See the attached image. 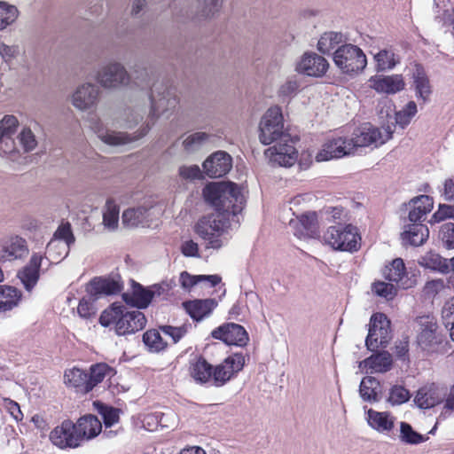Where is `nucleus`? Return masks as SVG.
Instances as JSON below:
<instances>
[{"label":"nucleus","instance_id":"obj_1","mask_svg":"<svg viewBox=\"0 0 454 454\" xmlns=\"http://www.w3.org/2000/svg\"><path fill=\"white\" fill-rule=\"evenodd\" d=\"M202 195L216 214L202 216L195 225V232L207 240L206 248L219 249L223 246L219 237L230 225V215L241 213L246 200L240 187L232 182L209 183L203 188Z\"/></svg>","mask_w":454,"mask_h":454},{"label":"nucleus","instance_id":"obj_2","mask_svg":"<svg viewBox=\"0 0 454 454\" xmlns=\"http://www.w3.org/2000/svg\"><path fill=\"white\" fill-rule=\"evenodd\" d=\"M99 323L104 327L114 325L116 334L121 336L143 330L147 319L143 312L129 310L125 305L114 302L101 313Z\"/></svg>","mask_w":454,"mask_h":454},{"label":"nucleus","instance_id":"obj_3","mask_svg":"<svg viewBox=\"0 0 454 454\" xmlns=\"http://www.w3.org/2000/svg\"><path fill=\"white\" fill-rule=\"evenodd\" d=\"M419 332L417 336V343L419 348L428 354H444L448 351L442 335L438 333V325L434 317L423 316L419 317Z\"/></svg>","mask_w":454,"mask_h":454},{"label":"nucleus","instance_id":"obj_4","mask_svg":"<svg viewBox=\"0 0 454 454\" xmlns=\"http://www.w3.org/2000/svg\"><path fill=\"white\" fill-rule=\"evenodd\" d=\"M333 59L343 74L349 75L358 74L367 65L365 54L358 46L351 43L338 46L333 54Z\"/></svg>","mask_w":454,"mask_h":454},{"label":"nucleus","instance_id":"obj_5","mask_svg":"<svg viewBox=\"0 0 454 454\" xmlns=\"http://www.w3.org/2000/svg\"><path fill=\"white\" fill-rule=\"evenodd\" d=\"M150 101V117L156 119L176 107L179 103L176 89L169 86L168 82H156L151 88Z\"/></svg>","mask_w":454,"mask_h":454},{"label":"nucleus","instance_id":"obj_6","mask_svg":"<svg viewBox=\"0 0 454 454\" xmlns=\"http://www.w3.org/2000/svg\"><path fill=\"white\" fill-rule=\"evenodd\" d=\"M325 240L333 248L340 251L354 252L358 249L359 238L356 228L351 224L331 226L325 233Z\"/></svg>","mask_w":454,"mask_h":454},{"label":"nucleus","instance_id":"obj_7","mask_svg":"<svg viewBox=\"0 0 454 454\" xmlns=\"http://www.w3.org/2000/svg\"><path fill=\"white\" fill-rule=\"evenodd\" d=\"M283 114L280 107L274 106L263 114L259 126V138L263 145H270L284 136Z\"/></svg>","mask_w":454,"mask_h":454},{"label":"nucleus","instance_id":"obj_8","mask_svg":"<svg viewBox=\"0 0 454 454\" xmlns=\"http://www.w3.org/2000/svg\"><path fill=\"white\" fill-rule=\"evenodd\" d=\"M391 339L390 321L383 313H375L372 316L369 324V333L365 339L368 350L374 351L380 346L386 348Z\"/></svg>","mask_w":454,"mask_h":454},{"label":"nucleus","instance_id":"obj_9","mask_svg":"<svg viewBox=\"0 0 454 454\" xmlns=\"http://www.w3.org/2000/svg\"><path fill=\"white\" fill-rule=\"evenodd\" d=\"M123 288L120 275L109 277H95L86 286V292L92 301L98 300L102 295L119 294Z\"/></svg>","mask_w":454,"mask_h":454},{"label":"nucleus","instance_id":"obj_10","mask_svg":"<svg viewBox=\"0 0 454 454\" xmlns=\"http://www.w3.org/2000/svg\"><path fill=\"white\" fill-rule=\"evenodd\" d=\"M211 336L214 339L220 340L227 345H235L245 347L249 336L246 329L235 323H227L213 330Z\"/></svg>","mask_w":454,"mask_h":454},{"label":"nucleus","instance_id":"obj_11","mask_svg":"<svg viewBox=\"0 0 454 454\" xmlns=\"http://www.w3.org/2000/svg\"><path fill=\"white\" fill-rule=\"evenodd\" d=\"M75 242V237L72 231L71 224L67 222L58 227L52 239L46 247V254L53 255L56 248L60 247L62 252H58L59 257H67L70 251V247Z\"/></svg>","mask_w":454,"mask_h":454},{"label":"nucleus","instance_id":"obj_12","mask_svg":"<svg viewBox=\"0 0 454 454\" xmlns=\"http://www.w3.org/2000/svg\"><path fill=\"white\" fill-rule=\"evenodd\" d=\"M51 442L61 448H76L80 445L79 436L74 423L69 419L64 420L50 434Z\"/></svg>","mask_w":454,"mask_h":454},{"label":"nucleus","instance_id":"obj_13","mask_svg":"<svg viewBox=\"0 0 454 454\" xmlns=\"http://www.w3.org/2000/svg\"><path fill=\"white\" fill-rule=\"evenodd\" d=\"M232 168V159L229 153L217 151L203 162V169L210 178L225 176Z\"/></svg>","mask_w":454,"mask_h":454},{"label":"nucleus","instance_id":"obj_14","mask_svg":"<svg viewBox=\"0 0 454 454\" xmlns=\"http://www.w3.org/2000/svg\"><path fill=\"white\" fill-rule=\"evenodd\" d=\"M91 128L103 143L111 146L127 145L145 136L150 129L147 125L137 137H134L124 132L111 131L104 128L99 121H97Z\"/></svg>","mask_w":454,"mask_h":454},{"label":"nucleus","instance_id":"obj_15","mask_svg":"<svg viewBox=\"0 0 454 454\" xmlns=\"http://www.w3.org/2000/svg\"><path fill=\"white\" fill-rule=\"evenodd\" d=\"M43 256L38 253H33L28 262L19 270L17 278L22 283L27 292H31L40 278V269Z\"/></svg>","mask_w":454,"mask_h":454},{"label":"nucleus","instance_id":"obj_16","mask_svg":"<svg viewBox=\"0 0 454 454\" xmlns=\"http://www.w3.org/2000/svg\"><path fill=\"white\" fill-rule=\"evenodd\" d=\"M19 121L14 115H5L0 121V154L7 155L16 151L13 135L17 131Z\"/></svg>","mask_w":454,"mask_h":454},{"label":"nucleus","instance_id":"obj_17","mask_svg":"<svg viewBox=\"0 0 454 454\" xmlns=\"http://www.w3.org/2000/svg\"><path fill=\"white\" fill-rule=\"evenodd\" d=\"M329 67L328 61L315 52H307L302 56L297 70L309 76L321 77Z\"/></svg>","mask_w":454,"mask_h":454},{"label":"nucleus","instance_id":"obj_18","mask_svg":"<svg viewBox=\"0 0 454 454\" xmlns=\"http://www.w3.org/2000/svg\"><path fill=\"white\" fill-rule=\"evenodd\" d=\"M446 395L444 388L432 384L419 388L414 402L420 409H429L441 403L445 399Z\"/></svg>","mask_w":454,"mask_h":454},{"label":"nucleus","instance_id":"obj_19","mask_svg":"<svg viewBox=\"0 0 454 454\" xmlns=\"http://www.w3.org/2000/svg\"><path fill=\"white\" fill-rule=\"evenodd\" d=\"M97 79L102 86L111 88L128 82L129 75L121 64L114 63L98 72Z\"/></svg>","mask_w":454,"mask_h":454},{"label":"nucleus","instance_id":"obj_20","mask_svg":"<svg viewBox=\"0 0 454 454\" xmlns=\"http://www.w3.org/2000/svg\"><path fill=\"white\" fill-rule=\"evenodd\" d=\"M403 206L410 208L408 220L411 223H421L426 215L433 209L434 200L428 195H419L412 198Z\"/></svg>","mask_w":454,"mask_h":454},{"label":"nucleus","instance_id":"obj_21","mask_svg":"<svg viewBox=\"0 0 454 454\" xmlns=\"http://www.w3.org/2000/svg\"><path fill=\"white\" fill-rule=\"evenodd\" d=\"M99 89L96 84L85 83L77 88L73 95V105L80 110H87L96 106Z\"/></svg>","mask_w":454,"mask_h":454},{"label":"nucleus","instance_id":"obj_22","mask_svg":"<svg viewBox=\"0 0 454 454\" xmlns=\"http://www.w3.org/2000/svg\"><path fill=\"white\" fill-rule=\"evenodd\" d=\"M371 87L379 93L395 94L403 90L405 82L402 74L372 76L369 80Z\"/></svg>","mask_w":454,"mask_h":454},{"label":"nucleus","instance_id":"obj_23","mask_svg":"<svg viewBox=\"0 0 454 454\" xmlns=\"http://www.w3.org/2000/svg\"><path fill=\"white\" fill-rule=\"evenodd\" d=\"M382 138V133L380 129L370 123H364L356 128L353 132V137L350 138L353 149L356 147H364L371 145L380 144V139Z\"/></svg>","mask_w":454,"mask_h":454},{"label":"nucleus","instance_id":"obj_24","mask_svg":"<svg viewBox=\"0 0 454 454\" xmlns=\"http://www.w3.org/2000/svg\"><path fill=\"white\" fill-rule=\"evenodd\" d=\"M350 139L336 137L329 140L324 145L323 150L317 154V160H329L333 158H340L351 153L353 151Z\"/></svg>","mask_w":454,"mask_h":454},{"label":"nucleus","instance_id":"obj_25","mask_svg":"<svg viewBox=\"0 0 454 454\" xmlns=\"http://www.w3.org/2000/svg\"><path fill=\"white\" fill-rule=\"evenodd\" d=\"M270 161L279 166L291 167L296 160L297 151L288 144H278L265 151Z\"/></svg>","mask_w":454,"mask_h":454},{"label":"nucleus","instance_id":"obj_26","mask_svg":"<svg viewBox=\"0 0 454 454\" xmlns=\"http://www.w3.org/2000/svg\"><path fill=\"white\" fill-rule=\"evenodd\" d=\"M411 79L416 97L422 99L424 102L428 101L432 94V86L426 69L421 64L415 63L413 65L411 68Z\"/></svg>","mask_w":454,"mask_h":454},{"label":"nucleus","instance_id":"obj_27","mask_svg":"<svg viewBox=\"0 0 454 454\" xmlns=\"http://www.w3.org/2000/svg\"><path fill=\"white\" fill-rule=\"evenodd\" d=\"M289 225L295 229L294 235L314 238L318 234L317 215L316 212L302 214L298 221H290Z\"/></svg>","mask_w":454,"mask_h":454},{"label":"nucleus","instance_id":"obj_28","mask_svg":"<svg viewBox=\"0 0 454 454\" xmlns=\"http://www.w3.org/2000/svg\"><path fill=\"white\" fill-rule=\"evenodd\" d=\"M132 281V294L123 293L121 297L127 305L138 309H146L152 300L153 294H151L150 288L143 286L141 284Z\"/></svg>","mask_w":454,"mask_h":454},{"label":"nucleus","instance_id":"obj_29","mask_svg":"<svg viewBox=\"0 0 454 454\" xmlns=\"http://www.w3.org/2000/svg\"><path fill=\"white\" fill-rule=\"evenodd\" d=\"M183 306L194 321L200 322L204 317L211 314L214 309L217 306V301L213 298L203 300L198 299L184 301Z\"/></svg>","mask_w":454,"mask_h":454},{"label":"nucleus","instance_id":"obj_30","mask_svg":"<svg viewBox=\"0 0 454 454\" xmlns=\"http://www.w3.org/2000/svg\"><path fill=\"white\" fill-rule=\"evenodd\" d=\"M74 425L80 442L83 439L89 440L96 437L102 429L100 420L92 414L81 417Z\"/></svg>","mask_w":454,"mask_h":454},{"label":"nucleus","instance_id":"obj_31","mask_svg":"<svg viewBox=\"0 0 454 454\" xmlns=\"http://www.w3.org/2000/svg\"><path fill=\"white\" fill-rule=\"evenodd\" d=\"M27 254L28 247L26 239L19 236L12 237L9 245L3 247L0 262L21 259Z\"/></svg>","mask_w":454,"mask_h":454},{"label":"nucleus","instance_id":"obj_32","mask_svg":"<svg viewBox=\"0 0 454 454\" xmlns=\"http://www.w3.org/2000/svg\"><path fill=\"white\" fill-rule=\"evenodd\" d=\"M64 379L66 385L74 387L77 393L90 392L88 372L73 368L65 372Z\"/></svg>","mask_w":454,"mask_h":454},{"label":"nucleus","instance_id":"obj_33","mask_svg":"<svg viewBox=\"0 0 454 454\" xmlns=\"http://www.w3.org/2000/svg\"><path fill=\"white\" fill-rule=\"evenodd\" d=\"M429 237V230L423 223H410L402 233L403 241L413 247L423 245Z\"/></svg>","mask_w":454,"mask_h":454},{"label":"nucleus","instance_id":"obj_34","mask_svg":"<svg viewBox=\"0 0 454 454\" xmlns=\"http://www.w3.org/2000/svg\"><path fill=\"white\" fill-rule=\"evenodd\" d=\"M359 394L364 402L377 403L382 398L380 381L372 376L364 377L359 386Z\"/></svg>","mask_w":454,"mask_h":454},{"label":"nucleus","instance_id":"obj_35","mask_svg":"<svg viewBox=\"0 0 454 454\" xmlns=\"http://www.w3.org/2000/svg\"><path fill=\"white\" fill-rule=\"evenodd\" d=\"M22 298V293L15 286H0V312L11 311L18 307Z\"/></svg>","mask_w":454,"mask_h":454},{"label":"nucleus","instance_id":"obj_36","mask_svg":"<svg viewBox=\"0 0 454 454\" xmlns=\"http://www.w3.org/2000/svg\"><path fill=\"white\" fill-rule=\"evenodd\" d=\"M418 263L426 269L442 274L450 272V264L447 259L433 251L427 252L424 255H421L418 260Z\"/></svg>","mask_w":454,"mask_h":454},{"label":"nucleus","instance_id":"obj_37","mask_svg":"<svg viewBox=\"0 0 454 454\" xmlns=\"http://www.w3.org/2000/svg\"><path fill=\"white\" fill-rule=\"evenodd\" d=\"M365 366L373 372H387L393 364L392 356L387 351H379L364 360Z\"/></svg>","mask_w":454,"mask_h":454},{"label":"nucleus","instance_id":"obj_38","mask_svg":"<svg viewBox=\"0 0 454 454\" xmlns=\"http://www.w3.org/2000/svg\"><path fill=\"white\" fill-rule=\"evenodd\" d=\"M223 0H198V12L192 18L196 21L215 18L223 7Z\"/></svg>","mask_w":454,"mask_h":454},{"label":"nucleus","instance_id":"obj_39","mask_svg":"<svg viewBox=\"0 0 454 454\" xmlns=\"http://www.w3.org/2000/svg\"><path fill=\"white\" fill-rule=\"evenodd\" d=\"M115 371L114 368L109 366L106 363H98L92 364L90 367L89 374V383L90 391L99 383H101L106 377H113L115 374Z\"/></svg>","mask_w":454,"mask_h":454},{"label":"nucleus","instance_id":"obj_40","mask_svg":"<svg viewBox=\"0 0 454 454\" xmlns=\"http://www.w3.org/2000/svg\"><path fill=\"white\" fill-rule=\"evenodd\" d=\"M148 208L137 207L126 209L122 214V222L130 227L144 226L147 223Z\"/></svg>","mask_w":454,"mask_h":454},{"label":"nucleus","instance_id":"obj_41","mask_svg":"<svg viewBox=\"0 0 454 454\" xmlns=\"http://www.w3.org/2000/svg\"><path fill=\"white\" fill-rule=\"evenodd\" d=\"M213 365H211L203 356L192 364L191 367L192 377L200 383H207L212 378Z\"/></svg>","mask_w":454,"mask_h":454},{"label":"nucleus","instance_id":"obj_42","mask_svg":"<svg viewBox=\"0 0 454 454\" xmlns=\"http://www.w3.org/2000/svg\"><path fill=\"white\" fill-rule=\"evenodd\" d=\"M367 415L369 425L378 431H390L394 427V422L389 419L387 412H380L370 409Z\"/></svg>","mask_w":454,"mask_h":454},{"label":"nucleus","instance_id":"obj_43","mask_svg":"<svg viewBox=\"0 0 454 454\" xmlns=\"http://www.w3.org/2000/svg\"><path fill=\"white\" fill-rule=\"evenodd\" d=\"M343 41V35L339 32H325L324 33L317 43V50L322 54H331V51L335 49Z\"/></svg>","mask_w":454,"mask_h":454},{"label":"nucleus","instance_id":"obj_44","mask_svg":"<svg viewBox=\"0 0 454 454\" xmlns=\"http://www.w3.org/2000/svg\"><path fill=\"white\" fill-rule=\"evenodd\" d=\"M93 406L101 415L105 427H110L119 420V409L108 406L100 401L93 402Z\"/></svg>","mask_w":454,"mask_h":454},{"label":"nucleus","instance_id":"obj_45","mask_svg":"<svg viewBox=\"0 0 454 454\" xmlns=\"http://www.w3.org/2000/svg\"><path fill=\"white\" fill-rule=\"evenodd\" d=\"M143 342L150 351L159 352L167 347V342L163 340L160 333L156 329L146 331L143 334Z\"/></svg>","mask_w":454,"mask_h":454},{"label":"nucleus","instance_id":"obj_46","mask_svg":"<svg viewBox=\"0 0 454 454\" xmlns=\"http://www.w3.org/2000/svg\"><path fill=\"white\" fill-rule=\"evenodd\" d=\"M18 16L19 11L15 5L0 1V29L13 24Z\"/></svg>","mask_w":454,"mask_h":454},{"label":"nucleus","instance_id":"obj_47","mask_svg":"<svg viewBox=\"0 0 454 454\" xmlns=\"http://www.w3.org/2000/svg\"><path fill=\"white\" fill-rule=\"evenodd\" d=\"M400 439L408 444H419L427 441L428 437L416 432L409 423L402 422L400 425Z\"/></svg>","mask_w":454,"mask_h":454},{"label":"nucleus","instance_id":"obj_48","mask_svg":"<svg viewBox=\"0 0 454 454\" xmlns=\"http://www.w3.org/2000/svg\"><path fill=\"white\" fill-rule=\"evenodd\" d=\"M209 135L206 132H195L188 136L183 142L184 148L188 153L199 151L204 144L209 139Z\"/></svg>","mask_w":454,"mask_h":454},{"label":"nucleus","instance_id":"obj_49","mask_svg":"<svg viewBox=\"0 0 454 454\" xmlns=\"http://www.w3.org/2000/svg\"><path fill=\"white\" fill-rule=\"evenodd\" d=\"M405 274V265L401 258H395L392 261L389 267H387L384 271L386 279L391 282H396L402 280Z\"/></svg>","mask_w":454,"mask_h":454},{"label":"nucleus","instance_id":"obj_50","mask_svg":"<svg viewBox=\"0 0 454 454\" xmlns=\"http://www.w3.org/2000/svg\"><path fill=\"white\" fill-rule=\"evenodd\" d=\"M417 112L418 109L416 103L414 101H410L403 110L395 113V121L401 128L404 129L410 124L412 117L415 116Z\"/></svg>","mask_w":454,"mask_h":454},{"label":"nucleus","instance_id":"obj_51","mask_svg":"<svg viewBox=\"0 0 454 454\" xmlns=\"http://www.w3.org/2000/svg\"><path fill=\"white\" fill-rule=\"evenodd\" d=\"M119 206L115 204L113 199H107L106 202V210L103 214L104 224L110 228H114L119 220Z\"/></svg>","mask_w":454,"mask_h":454},{"label":"nucleus","instance_id":"obj_52","mask_svg":"<svg viewBox=\"0 0 454 454\" xmlns=\"http://www.w3.org/2000/svg\"><path fill=\"white\" fill-rule=\"evenodd\" d=\"M377 62V71H386L393 68L396 62L395 60V53L391 50H381L375 56Z\"/></svg>","mask_w":454,"mask_h":454},{"label":"nucleus","instance_id":"obj_53","mask_svg":"<svg viewBox=\"0 0 454 454\" xmlns=\"http://www.w3.org/2000/svg\"><path fill=\"white\" fill-rule=\"evenodd\" d=\"M411 394L408 389L400 385H394L389 390V396L387 402L393 406L400 405L408 402L411 398Z\"/></svg>","mask_w":454,"mask_h":454},{"label":"nucleus","instance_id":"obj_54","mask_svg":"<svg viewBox=\"0 0 454 454\" xmlns=\"http://www.w3.org/2000/svg\"><path fill=\"white\" fill-rule=\"evenodd\" d=\"M234 375L223 363L213 367L212 380L215 387H222Z\"/></svg>","mask_w":454,"mask_h":454},{"label":"nucleus","instance_id":"obj_55","mask_svg":"<svg viewBox=\"0 0 454 454\" xmlns=\"http://www.w3.org/2000/svg\"><path fill=\"white\" fill-rule=\"evenodd\" d=\"M191 325L184 324L181 326L176 327L172 325H161L160 330L165 334L169 336L174 343H177L188 332Z\"/></svg>","mask_w":454,"mask_h":454},{"label":"nucleus","instance_id":"obj_56","mask_svg":"<svg viewBox=\"0 0 454 454\" xmlns=\"http://www.w3.org/2000/svg\"><path fill=\"white\" fill-rule=\"evenodd\" d=\"M18 137L25 152H31L37 145L35 136L30 128L24 127Z\"/></svg>","mask_w":454,"mask_h":454},{"label":"nucleus","instance_id":"obj_57","mask_svg":"<svg viewBox=\"0 0 454 454\" xmlns=\"http://www.w3.org/2000/svg\"><path fill=\"white\" fill-rule=\"evenodd\" d=\"M372 291L380 297L392 300L396 295V288L391 283L376 282L372 286Z\"/></svg>","mask_w":454,"mask_h":454},{"label":"nucleus","instance_id":"obj_58","mask_svg":"<svg viewBox=\"0 0 454 454\" xmlns=\"http://www.w3.org/2000/svg\"><path fill=\"white\" fill-rule=\"evenodd\" d=\"M223 365L232 373L240 372L245 365V356L242 353H235L223 360Z\"/></svg>","mask_w":454,"mask_h":454},{"label":"nucleus","instance_id":"obj_59","mask_svg":"<svg viewBox=\"0 0 454 454\" xmlns=\"http://www.w3.org/2000/svg\"><path fill=\"white\" fill-rule=\"evenodd\" d=\"M446 219H454V207L447 204H440L429 221L431 224L442 222Z\"/></svg>","mask_w":454,"mask_h":454},{"label":"nucleus","instance_id":"obj_60","mask_svg":"<svg viewBox=\"0 0 454 454\" xmlns=\"http://www.w3.org/2000/svg\"><path fill=\"white\" fill-rule=\"evenodd\" d=\"M96 301H92L90 295L89 297H83L78 305L77 312L81 317L90 318L96 313V309L94 306V302Z\"/></svg>","mask_w":454,"mask_h":454},{"label":"nucleus","instance_id":"obj_61","mask_svg":"<svg viewBox=\"0 0 454 454\" xmlns=\"http://www.w3.org/2000/svg\"><path fill=\"white\" fill-rule=\"evenodd\" d=\"M299 87L300 84L295 78H289L280 86L278 90V96L283 98L293 97L298 91Z\"/></svg>","mask_w":454,"mask_h":454},{"label":"nucleus","instance_id":"obj_62","mask_svg":"<svg viewBox=\"0 0 454 454\" xmlns=\"http://www.w3.org/2000/svg\"><path fill=\"white\" fill-rule=\"evenodd\" d=\"M179 175L186 180H195L202 177V173L198 165L181 166L179 168Z\"/></svg>","mask_w":454,"mask_h":454},{"label":"nucleus","instance_id":"obj_63","mask_svg":"<svg viewBox=\"0 0 454 454\" xmlns=\"http://www.w3.org/2000/svg\"><path fill=\"white\" fill-rule=\"evenodd\" d=\"M440 232L445 247L449 249L454 248V223H447L442 224Z\"/></svg>","mask_w":454,"mask_h":454},{"label":"nucleus","instance_id":"obj_64","mask_svg":"<svg viewBox=\"0 0 454 454\" xmlns=\"http://www.w3.org/2000/svg\"><path fill=\"white\" fill-rule=\"evenodd\" d=\"M442 323L446 328L450 326V319L454 320V297L448 301L442 311Z\"/></svg>","mask_w":454,"mask_h":454}]
</instances>
